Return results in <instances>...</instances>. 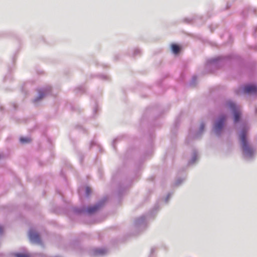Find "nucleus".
Returning a JSON list of instances; mask_svg holds the SVG:
<instances>
[{
    "instance_id": "1",
    "label": "nucleus",
    "mask_w": 257,
    "mask_h": 257,
    "mask_svg": "<svg viewBox=\"0 0 257 257\" xmlns=\"http://www.w3.org/2000/svg\"><path fill=\"white\" fill-rule=\"evenodd\" d=\"M249 127L247 124H243L241 126V131L239 133V139L242 151L243 157L247 160L252 159L255 154L254 149L249 144L247 134Z\"/></svg>"
},
{
    "instance_id": "2",
    "label": "nucleus",
    "mask_w": 257,
    "mask_h": 257,
    "mask_svg": "<svg viewBox=\"0 0 257 257\" xmlns=\"http://www.w3.org/2000/svg\"><path fill=\"white\" fill-rule=\"evenodd\" d=\"M105 201V199H103L93 206L88 207L86 208L84 207L82 208H76L74 209V211L77 213L92 214L97 211L104 204Z\"/></svg>"
},
{
    "instance_id": "3",
    "label": "nucleus",
    "mask_w": 257,
    "mask_h": 257,
    "mask_svg": "<svg viewBox=\"0 0 257 257\" xmlns=\"http://www.w3.org/2000/svg\"><path fill=\"white\" fill-rule=\"evenodd\" d=\"M223 63L224 58L222 57H218L207 60L206 64V68L208 69V71L212 72L222 66Z\"/></svg>"
},
{
    "instance_id": "4",
    "label": "nucleus",
    "mask_w": 257,
    "mask_h": 257,
    "mask_svg": "<svg viewBox=\"0 0 257 257\" xmlns=\"http://www.w3.org/2000/svg\"><path fill=\"white\" fill-rule=\"evenodd\" d=\"M226 120V116L222 114L219 116L215 121L213 129L216 135L219 136L221 134Z\"/></svg>"
},
{
    "instance_id": "5",
    "label": "nucleus",
    "mask_w": 257,
    "mask_h": 257,
    "mask_svg": "<svg viewBox=\"0 0 257 257\" xmlns=\"http://www.w3.org/2000/svg\"><path fill=\"white\" fill-rule=\"evenodd\" d=\"M51 90V87L46 86L38 89V95L33 99V102L35 105L38 104L42 99L48 95Z\"/></svg>"
},
{
    "instance_id": "6",
    "label": "nucleus",
    "mask_w": 257,
    "mask_h": 257,
    "mask_svg": "<svg viewBox=\"0 0 257 257\" xmlns=\"http://www.w3.org/2000/svg\"><path fill=\"white\" fill-rule=\"evenodd\" d=\"M226 106L231 110L234 116V122L237 123L239 120L241 115L239 106L231 101H227Z\"/></svg>"
},
{
    "instance_id": "7",
    "label": "nucleus",
    "mask_w": 257,
    "mask_h": 257,
    "mask_svg": "<svg viewBox=\"0 0 257 257\" xmlns=\"http://www.w3.org/2000/svg\"><path fill=\"white\" fill-rule=\"evenodd\" d=\"M150 217L149 214L144 215L136 219L135 226L138 229L143 230L147 226L148 220Z\"/></svg>"
},
{
    "instance_id": "8",
    "label": "nucleus",
    "mask_w": 257,
    "mask_h": 257,
    "mask_svg": "<svg viewBox=\"0 0 257 257\" xmlns=\"http://www.w3.org/2000/svg\"><path fill=\"white\" fill-rule=\"evenodd\" d=\"M241 93L248 94H256L257 85H245L240 88L238 91L237 92V93L238 94Z\"/></svg>"
},
{
    "instance_id": "9",
    "label": "nucleus",
    "mask_w": 257,
    "mask_h": 257,
    "mask_svg": "<svg viewBox=\"0 0 257 257\" xmlns=\"http://www.w3.org/2000/svg\"><path fill=\"white\" fill-rule=\"evenodd\" d=\"M29 237L32 242L37 244L41 243V239L39 234L34 229H30L29 231Z\"/></svg>"
},
{
    "instance_id": "10",
    "label": "nucleus",
    "mask_w": 257,
    "mask_h": 257,
    "mask_svg": "<svg viewBox=\"0 0 257 257\" xmlns=\"http://www.w3.org/2000/svg\"><path fill=\"white\" fill-rule=\"evenodd\" d=\"M204 127H205L204 123L202 122L200 124V127H199V130L198 132L197 133L193 135V137L194 138H195V139H197V138H199L201 136V135H202V134L203 133V131H204ZM192 135V134H191L190 133V135H189V136H191Z\"/></svg>"
},
{
    "instance_id": "11",
    "label": "nucleus",
    "mask_w": 257,
    "mask_h": 257,
    "mask_svg": "<svg viewBox=\"0 0 257 257\" xmlns=\"http://www.w3.org/2000/svg\"><path fill=\"white\" fill-rule=\"evenodd\" d=\"M198 159V152L196 150H194L191 159L188 162L189 165L194 164Z\"/></svg>"
},
{
    "instance_id": "12",
    "label": "nucleus",
    "mask_w": 257,
    "mask_h": 257,
    "mask_svg": "<svg viewBox=\"0 0 257 257\" xmlns=\"http://www.w3.org/2000/svg\"><path fill=\"white\" fill-rule=\"evenodd\" d=\"M105 252V250L103 248H95L94 250V253L95 255H103Z\"/></svg>"
},
{
    "instance_id": "13",
    "label": "nucleus",
    "mask_w": 257,
    "mask_h": 257,
    "mask_svg": "<svg viewBox=\"0 0 257 257\" xmlns=\"http://www.w3.org/2000/svg\"><path fill=\"white\" fill-rule=\"evenodd\" d=\"M171 48L172 52L175 54H178L180 50L179 46L176 44H172Z\"/></svg>"
},
{
    "instance_id": "14",
    "label": "nucleus",
    "mask_w": 257,
    "mask_h": 257,
    "mask_svg": "<svg viewBox=\"0 0 257 257\" xmlns=\"http://www.w3.org/2000/svg\"><path fill=\"white\" fill-rule=\"evenodd\" d=\"M20 141L22 144H25L30 142L31 140L28 137H22L20 139Z\"/></svg>"
},
{
    "instance_id": "15",
    "label": "nucleus",
    "mask_w": 257,
    "mask_h": 257,
    "mask_svg": "<svg viewBox=\"0 0 257 257\" xmlns=\"http://www.w3.org/2000/svg\"><path fill=\"white\" fill-rule=\"evenodd\" d=\"M185 177L178 178L175 182V186L180 185L185 180Z\"/></svg>"
},
{
    "instance_id": "16",
    "label": "nucleus",
    "mask_w": 257,
    "mask_h": 257,
    "mask_svg": "<svg viewBox=\"0 0 257 257\" xmlns=\"http://www.w3.org/2000/svg\"><path fill=\"white\" fill-rule=\"evenodd\" d=\"M141 50L139 48H135L134 50V51H133V56H137V55H139L141 54Z\"/></svg>"
},
{
    "instance_id": "17",
    "label": "nucleus",
    "mask_w": 257,
    "mask_h": 257,
    "mask_svg": "<svg viewBox=\"0 0 257 257\" xmlns=\"http://www.w3.org/2000/svg\"><path fill=\"white\" fill-rule=\"evenodd\" d=\"M85 192L87 196H88L91 192V189L89 187H86L85 188Z\"/></svg>"
},
{
    "instance_id": "18",
    "label": "nucleus",
    "mask_w": 257,
    "mask_h": 257,
    "mask_svg": "<svg viewBox=\"0 0 257 257\" xmlns=\"http://www.w3.org/2000/svg\"><path fill=\"white\" fill-rule=\"evenodd\" d=\"M17 257H29L27 255L17 253Z\"/></svg>"
},
{
    "instance_id": "19",
    "label": "nucleus",
    "mask_w": 257,
    "mask_h": 257,
    "mask_svg": "<svg viewBox=\"0 0 257 257\" xmlns=\"http://www.w3.org/2000/svg\"><path fill=\"white\" fill-rule=\"evenodd\" d=\"M171 193H169L167 196V197L165 198V201L166 202V203H167L168 200H169V199L170 198V197H171Z\"/></svg>"
},
{
    "instance_id": "20",
    "label": "nucleus",
    "mask_w": 257,
    "mask_h": 257,
    "mask_svg": "<svg viewBox=\"0 0 257 257\" xmlns=\"http://www.w3.org/2000/svg\"><path fill=\"white\" fill-rule=\"evenodd\" d=\"M193 21V19L191 18H186L184 19V21L187 23H190Z\"/></svg>"
},
{
    "instance_id": "21",
    "label": "nucleus",
    "mask_w": 257,
    "mask_h": 257,
    "mask_svg": "<svg viewBox=\"0 0 257 257\" xmlns=\"http://www.w3.org/2000/svg\"><path fill=\"white\" fill-rule=\"evenodd\" d=\"M97 110V105L95 104L93 107V112L96 113Z\"/></svg>"
},
{
    "instance_id": "22",
    "label": "nucleus",
    "mask_w": 257,
    "mask_h": 257,
    "mask_svg": "<svg viewBox=\"0 0 257 257\" xmlns=\"http://www.w3.org/2000/svg\"><path fill=\"white\" fill-rule=\"evenodd\" d=\"M3 232H4V227L3 226L0 225V235L2 234Z\"/></svg>"
},
{
    "instance_id": "23",
    "label": "nucleus",
    "mask_w": 257,
    "mask_h": 257,
    "mask_svg": "<svg viewBox=\"0 0 257 257\" xmlns=\"http://www.w3.org/2000/svg\"><path fill=\"white\" fill-rule=\"evenodd\" d=\"M156 250V248L155 247H152L151 249V254H153Z\"/></svg>"
},
{
    "instance_id": "24",
    "label": "nucleus",
    "mask_w": 257,
    "mask_h": 257,
    "mask_svg": "<svg viewBox=\"0 0 257 257\" xmlns=\"http://www.w3.org/2000/svg\"><path fill=\"white\" fill-rule=\"evenodd\" d=\"M107 76H104V75H103V76H102V78H103V79H107Z\"/></svg>"
},
{
    "instance_id": "25",
    "label": "nucleus",
    "mask_w": 257,
    "mask_h": 257,
    "mask_svg": "<svg viewBox=\"0 0 257 257\" xmlns=\"http://www.w3.org/2000/svg\"><path fill=\"white\" fill-rule=\"evenodd\" d=\"M3 156L2 154H0V158H2Z\"/></svg>"
}]
</instances>
